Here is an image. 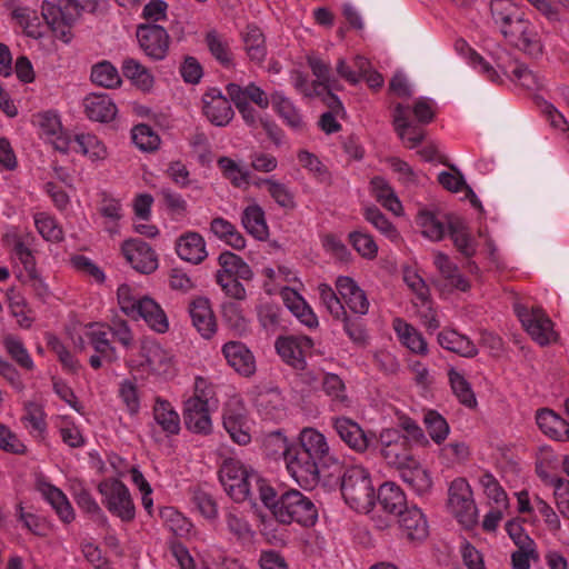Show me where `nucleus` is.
<instances>
[{
    "label": "nucleus",
    "instance_id": "40",
    "mask_svg": "<svg viewBox=\"0 0 569 569\" xmlns=\"http://www.w3.org/2000/svg\"><path fill=\"white\" fill-rule=\"evenodd\" d=\"M64 11L66 10L62 0H59L58 6L49 1H44L41 6L42 19L56 32L60 31V38L67 42L70 39V28L72 24L67 23V17Z\"/></svg>",
    "mask_w": 569,
    "mask_h": 569
},
{
    "label": "nucleus",
    "instance_id": "7",
    "mask_svg": "<svg viewBox=\"0 0 569 569\" xmlns=\"http://www.w3.org/2000/svg\"><path fill=\"white\" fill-rule=\"evenodd\" d=\"M515 312L528 335L540 346L556 340L553 323L541 307L517 302Z\"/></svg>",
    "mask_w": 569,
    "mask_h": 569
},
{
    "label": "nucleus",
    "instance_id": "11",
    "mask_svg": "<svg viewBox=\"0 0 569 569\" xmlns=\"http://www.w3.org/2000/svg\"><path fill=\"white\" fill-rule=\"evenodd\" d=\"M378 443L387 463L399 470L415 460L411 456V443L408 437H403L398 429L382 430Z\"/></svg>",
    "mask_w": 569,
    "mask_h": 569
},
{
    "label": "nucleus",
    "instance_id": "27",
    "mask_svg": "<svg viewBox=\"0 0 569 569\" xmlns=\"http://www.w3.org/2000/svg\"><path fill=\"white\" fill-rule=\"evenodd\" d=\"M38 490L46 499V501L50 503L62 522L70 523L73 521L74 510L68 497L61 489L49 482L40 481L38 485Z\"/></svg>",
    "mask_w": 569,
    "mask_h": 569
},
{
    "label": "nucleus",
    "instance_id": "21",
    "mask_svg": "<svg viewBox=\"0 0 569 569\" xmlns=\"http://www.w3.org/2000/svg\"><path fill=\"white\" fill-rule=\"evenodd\" d=\"M202 104L203 114L214 126L224 127L233 118L230 101L217 88H211L203 94Z\"/></svg>",
    "mask_w": 569,
    "mask_h": 569
},
{
    "label": "nucleus",
    "instance_id": "38",
    "mask_svg": "<svg viewBox=\"0 0 569 569\" xmlns=\"http://www.w3.org/2000/svg\"><path fill=\"white\" fill-rule=\"evenodd\" d=\"M256 407L266 420H277L283 415V399L277 388L260 391L256 398Z\"/></svg>",
    "mask_w": 569,
    "mask_h": 569
},
{
    "label": "nucleus",
    "instance_id": "13",
    "mask_svg": "<svg viewBox=\"0 0 569 569\" xmlns=\"http://www.w3.org/2000/svg\"><path fill=\"white\" fill-rule=\"evenodd\" d=\"M313 346V340L303 335L280 336L274 342L280 358L298 370L305 369L306 358L311 355Z\"/></svg>",
    "mask_w": 569,
    "mask_h": 569
},
{
    "label": "nucleus",
    "instance_id": "26",
    "mask_svg": "<svg viewBox=\"0 0 569 569\" xmlns=\"http://www.w3.org/2000/svg\"><path fill=\"white\" fill-rule=\"evenodd\" d=\"M21 422L29 435L37 441H43L48 435L47 413L43 407L34 401H28L23 407Z\"/></svg>",
    "mask_w": 569,
    "mask_h": 569
},
{
    "label": "nucleus",
    "instance_id": "55",
    "mask_svg": "<svg viewBox=\"0 0 569 569\" xmlns=\"http://www.w3.org/2000/svg\"><path fill=\"white\" fill-rule=\"evenodd\" d=\"M372 192L378 202H380L386 209L398 213L401 210V203L398 200L396 193L389 183L381 177H375L371 179Z\"/></svg>",
    "mask_w": 569,
    "mask_h": 569
},
{
    "label": "nucleus",
    "instance_id": "54",
    "mask_svg": "<svg viewBox=\"0 0 569 569\" xmlns=\"http://www.w3.org/2000/svg\"><path fill=\"white\" fill-rule=\"evenodd\" d=\"M448 233L458 251L465 257L470 258L475 254L476 243L460 220L448 221Z\"/></svg>",
    "mask_w": 569,
    "mask_h": 569
},
{
    "label": "nucleus",
    "instance_id": "2",
    "mask_svg": "<svg viewBox=\"0 0 569 569\" xmlns=\"http://www.w3.org/2000/svg\"><path fill=\"white\" fill-rule=\"evenodd\" d=\"M270 441L282 449L281 455L291 478L303 489L315 488L320 480L322 465L306 453V450L299 449L295 443H289L280 432L272 435Z\"/></svg>",
    "mask_w": 569,
    "mask_h": 569
},
{
    "label": "nucleus",
    "instance_id": "5",
    "mask_svg": "<svg viewBox=\"0 0 569 569\" xmlns=\"http://www.w3.org/2000/svg\"><path fill=\"white\" fill-rule=\"evenodd\" d=\"M274 515L284 523L297 522L303 527H311L318 519V509L309 497L290 489L280 495Z\"/></svg>",
    "mask_w": 569,
    "mask_h": 569
},
{
    "label": "nucleus",
    "instance_id": "48",
    "mask_svg": "<svg viewBox=\"0 0 569 569\" xmlns=\"http://www.w3.org/2000/svg\"><path fill=\"white\" fill-rule=\"evenodd\" d=\"M417 223L422 234L432 241L443 239L448 232V223L446 224L437 214L426 209L419 211Z\"/></svg>",
    "mask_w": 569,
    "mask_h": 569
},
{
    "label": "nucleus",
    "instance_id": "37",
    "mask_svg": "<svg viewBox=\"0 0 569 569\" xmlns=\"http://www.w3.org/2000/svg\"><path fill=\"white\" fill-rule=\"evenodd\" d=\"M204 42L211 56L223 68L230 69L234 66L230 43L224 34L218 32L216 29H211L206 32Z\"/></svg>",
    "mask_w": 569,
    "mask_h": 569
},
{
    "label": "nucleus",
    "instance_id": "32",
    "mask_svg": "<svg viewBox=\"0 0 569 569\" xmlns=\"http://www.w3.org/2000/svg\"><path fill=\"white\" fill-rule=\"evenodd\" d=\"M69 150L81 153L91 161L103 160L108 156L104 143L90 132H79L71 136V148Z\"/></svg>",
    "mask_w": 569,
    "mask_h": 569
},
{
    "label": "nucleus",
    "instance_id": "36",
    "mask_svg": "<svg viewBox=\"0 0 569 569\" xmlns=\"http://www.w3.org/2000/svg\"><path fill=\"white\" fill-rule=\"evenodd\" d=\"M399 471L402 481L418 496H425L430 491L432 486L431 477L416 460H412Z\"/></svg>",
    "mask_w": 569,
    "mask_h": 569
},
{
    "label": "nucleus",
    "instance_id": "19",
    "mask_svg": "<svg viewBox=\"0 0 569 569\" xmlns=\"http://www.w3.org/2000/svg\"><path fill=\"white\" fill-rule=\"evenodd\" d=\"M137 39L143 52L154 60L166 57L169 48V36L166 29L158 24H143L137 30Z\"/></svg>",
    "mask_w": 569,
    "mask_h": 569
},
{
    "label": "nucleus",
    "instance_id": "41",
    "mask_svg": "<svg viewBox=\"0 0 569 569\" xmlns=\"http://www.w3.org/2000/svg\"><path fill=\"white\" fill-rule=\"evenodd\" d=\"M439 345L455 353L466 358H472L478 353L476 345L456 330H443L438 335Z\"/></svg>",
    "mask_w": 569,
    "mask_h": 569
},
{
    "label": "nucleus",
    "instance_id": "46",
    "mask_svg": "<svg viewBox=\"0 0 569 569\" xmlns=\"http://www.w3.org/2000/svg\"><path fill=\"white\" fill-rule=\"evenodd\" d=\"M244 50L251 61L261 62L267 54L266 40L262 31L257 27L249 24L243 32Z\"/></svg>",
    "mask_w": 569,
    "mask_h": 569
},
{
    "label": "nucleus",
    "instance_id": "15",
    "mask_svg": "<svg viewBox=\"0 0 569 569\" xmlns=\"http://www.w3.org/2000/svg\"><path fill=\"white\" fill-rule=\"evenodd\" d=\"M222 422L230 438L240 446L250 442L249 420L246 408L238 401L227 403L222 413Z\"/></svg>",
    "mask_w": 569,
    "mask_h": 569
},
{
    "label": "nucleus",
    "instance_id": "53",
    "mask_svg": "<svg viewBox=\"0 0 569 569\" xmlns=\"http://www.w3.org/2000/svg\"><path fill=\"white\" fill-rule=\"evenodd\" d=\"M117 296L121 310L133 319H138V312L142 302L149 300V297L141 296L140 292L126 283L119 286Z\"/></svg>",
    "mask_w": 569,
    "mask_h": 569
},
{
    "label": "nucleus",
    "instance_id": "34",
    "mask_svg": "<svg viewBox=\"0 0 569 569\" xmlns=\"http://www.w3.org/2000/svg\"><path fill=\"white\" fill-rule=\"evenodd\" d=\"M270 103L287 126L295 130H300L303 127L299 109L282 91H273L270 96Z\"/></svg>",
    "mask_w": 569,
    "mask_h": 569
},
{
    "label": "nucleus",
    "instance_id": "56",
    "mask_svg": "<svg viewBox=\"0 0 569 569\" xmlns=\"http://www.w3.org/2000/svg\"><path fill=\"white\" fill-rule=\"evenodd\" d=\"M3 345L9 356L24 370H33L34 362L21 339L13 335L3 338Z\"/></svg>",
    "mask_w": 569,
    "mask_h": 569
},
{
    "label": "nucleus",
    "instance_id": "50",
    "mask_svg": "<svg viewBox=\"0 0 569 569\" xmlns=\"http://www.w3.org/2000/svg\"><path fill=\"white\" fill-rule=\"evenodd\" d=\"M433 263L441 276L446 278L452 287L461 291H467L470 288L469 281L459 272L458 267L447 254L438 252L435 256Z\"/></svg>",
    "mask_w": 569,
    "mask_h": 569
},
{
    "label": "nucleus",
    "instance_id": "23",
    "mask_svg": "<svg viewBox=\"0 0 569 569\" xmlns=\"http://www.w3.org/2000/svg\"><path fill=\"white\" fill-rule=\"evenodd\" d=\"M176 252L180 259L193 264L202 262L208 256L206 241L196 231H187L176 240Z\"/></svg>",
    "mask_w": 569,
    "mask_h": 569
},
{
    "label": "nucleus",
    "instance_id": "49",
    "mask_svg": "<svg viewBox=\"0 0 569 569\" xmlns=\"http://www.w3.org/2000/svg\"><path fill=\"white\" fill-rule=\"evenodd\" d=\"M218 260L221 269L217 273H223L230 278H240L241 280H250L252 278L250 267L239 256L224 251L219 256Z\"/></svg>",
    "mask_w": 569,
    "mask_h": 569
},
{
    "label": "nucleus",
    "instance_id": "12",
    "mask_svg": "<svg viewBox=\"0 0 569 569\" xmlns=\"http://www.w3.org/2000/svg\"><path fill=\"white\" fill-rule=\"evenodd\" d=\"M153 423L150 425L151 438L160 443L164 438L179 435L181 420L173 406L166 399L157 397L152 407Z\"/></svg>",
    "mask_w": 569,
    "mask_h": 569
},
{
    "label": "nucleus",
    "instance_id": "43",
    "mask_svg": "<svg viewBox=\"0 0 569 569\" xmlns=\"http://www.w3.org/2000/svg\"><path fill=\"white\" fill-rule=\"evenodd\" d=\"M259 530L260 533L264 537V539L274 546L284 545L288 539V530L284 523L278 519V517L270 512L269 513H259Z\"/></svg>",
    "mask_w": 569,
    "mask_h": 569
},
{
    "label": "nucleus",
    "instance_id": "31",
    "mask_svg": "<svg viewBox=\"0 0 569 569\" xmlns=\"http://www.w3.org/2000/svg\"><path fill=\"white\" fill-rule=\"evenodd\" d=\"M226 91L232 102L254 103L260 109H267L270 104V98L253 82L247 86L230 82L227 84Z\"/></svg>",
    "mask_w": 569,
    "mask_h": 569
},
{
    "label": "nucleus",
    "instance_id": "44",
    "mask_svg": "<svg viewBox=\"0 0 569 569\" xmlns=\"http://www.w3.org/2000/svg\"><path fill=\"white\" fill-rule=\"evenodd\" d=\"M138 318H141L150 327L159 333H164L169 329L168 318L162 308L151 298L142 302Z\"/></svg>",
    "mask_w": 569,
    "mask_h": 569
},
{
    "label": "nucleus",
    "instance_id": "62",
    "mask_svg": "<svg viewBox=\"0 0 569 569\" xmlns=\"http://www.w3.org/2000/svg\"><path fill=\"white\" fill-rule=\"evenodd\" d=\"M141 355L146 358V363L154 371L166 370L171 360L170 356L154 342L144 343L141 347Z\"/></svg>",
    "mask_w": 569,
    "mask_h": 569
},
{
    "label": "nucleus",
    "instance_id": "47",
    "mask_svg": "<svg viewBox=\"0 0 569 569\" xmlns=\"http://www.w3.org/2000/svg\"><path fill=\"white\" fill-rule=\"evenodd\" d=\"M448 379L451 390L460 403L467 408H475L477 406V399L465 376L456 368L451 367L448 370Z\"/></svg>",
    "mask_w": 569,
    "mask_h": 569
},
{
    "label": "nucleus",
    "instance_id": "58",
    "mask_svg": "<svg viewBox=\"0 0 569 569\" xmlns=\"http://www.w3.org/2000/svg\"><path fill=\"white\" fill-rule=\"evenodd\" d=\"M34 224H36L38 232L47 241L59 242L63 239L62 227L50 214L44 213V212L36 213L34 214Z\"/></svg>",
    "mask_w": 569,
    "mask_h": 569
},
{
    "label": "nucleus",
    "instance_id": "35",
    "mask_svg": "<svg viewBox=\"0 0 569 569\" xmlns=\"http://www.w3.org/2000/svg\"><path fill=\"white\" fill-rule=\"evenodd\" d=\"M377 501L386 512L391 515H399L407 508L406 496L395 482L387 481L379 487L376 493Z\"/></svg>",
    "mask_w": 569,
    "mask_h": 569
},
{
    "label": "nucleus",
    "instance_id": "1",
    "mask_svg": "<svg viewBox=\"0 0 569 569\" xmlns=\"http://www.w3.org/2000/svg\"><path fill=\"white\" fill-rule=\"evenodd\" d=\"M435 103L428 98H418L413 106L397 103L392 110L395 130L403 144L413 149L425 139L423 124L435 118Z\"/></svg>",
    "mask_w": 569,
    "mask_h": 569
},
{
    "label": "nucleus",
    "instance_id": "22",
    "mask_svg": "<svg viewBox=\"0 0 569 569\" xmlns=\"http://www.w3.org/2000/svg\"><path fill=\"white\" fill-rule=\"evenodd\" d=\"M228 365L239 375L250 377L256 372V360L251 350L240 341H228L222 347Z\"/></svg>",
    "mask_w": 569,
    "mask_h": 569
},
{
    "label": "nucleus",
    "instance_id": "42",
    "mask_svg": "<svg viewBox=\"0 0 569 569\" xmlns=\"http://www.w3.org/2000/svg\"><path fill=\"white\" fill-rule=\"evenodd\" d=\"M393 329L403 346L417 355H426L428 351L427 342L413 326L405 320L397 318L393 320Z\"/></svg>",
    "mask_w": 569,
    "mask_h": 569
},
{
    "label": "nucleus",
    "instance_id": "4",
    "mask_svg": "<svg viewBox=\"0 0 569 569\" xmlns=\"http://www.w3.org/2000/svg\"><path fill=\"white\" fill-rule=\"evenodd\" d=\"M219 481L226 493L236 502L244 501L258 473L237 458H226L219 467Z\"/></svg>",
    "mask_w": 569,
    "mask_h": 569
},
{
    "label": "nucleus",
    "instance_id": "20",
    "mask_svg": "<svg viewBox=\"0 0 569 569\" xmlns=\"http://www.w3.org/2000/svg\"><path fill=\"white\" fill-rule=\"evenodd\" d=\"M34 122L39 127L41 137L51 142L56 150L68 152L71 148V134L62 129L58 114L53 111L38 113Z\"/></svg>",
    "mask_w": 569,
    "mask_h": 569
},
{
    "label": "nucleus",
    "instance_id": "18",
    "mask_svg": "<svg viewBox=\"0 0 569 569\" xmlns=\"http://www.w3.org/2000/svg\"><path fill=\"white\" fill-rule=\"evenodd\" d=\"M331 426L339 438L356 452H365L373 440L371 432L363 431L362 428L350 418H332Z\"/></svg>",
    "mask_w": 569,
    "mask_h": 569
},
{
    "label": "nucleus",
    "instance_id": "3",
    "mask_svg": "<svg viewBox=\"0 0 569 569\" xmlns=\"http://www.w3.org/2000/svg\"><path fill=\"white\" fill-rule=\"evenodd\" d=\"M340 490L346 503L357 512L368 513L376 505V490L370 473L360 465L343 470Z\"/></svg>",
    "mask_w": 569,
    "mask_h": 569
},
{
    "label": "nucleus",
    "instance_id": "30",
    "mask_svg": "<svg viewBox=\"0 0 569 569\" xmlns=\"http://www.w3.org/2000/svg\"><path fill=\"white\" fill-rule=\"evenodd\" d=\"M536 421L548 437L558 441L569 440V423L555 411L547 408L538 410Z\"/></svg>",
    "mask_w": 569,
    "mask_h": 569
},
{
    "label": "nucleus",
    "instance_id": "14",
    "mask_svg": "<svg viewBox=\"0 0 569 569\" xmlns=\"http://www.w3.org/2000/svg\"><path fill=\"white\" fill-rule=\"evenodd\" d=\"M121 252L130 266L138 272L149 274L158 268V257L149 243L141 239L126 240Z\"/></svg>",
    "mask_w": 569,
    "mask_h": 569
},
{
    "label": "nucleus",
    "instance_id": "45",
    "mask_svg": "<svg viewBox=\"0 0 569 569\" xmlns=\"http://www.w3.org/2000/svg\"><path fill=\"white\" fill-rule=\"evenodd\" d=\"M257 184L266 187L270 197L282 209L293 210L296 208L295 193L286 183L272 178H263Z\"/></svg>",
    "mask_w": 569,
    "mask_h": 569
},
{
    "label": "nucleus",
    "instance_id": "52",
    "mask_svg": "<svg viewBox=\"0 0 569 569\" xmlns=\"http://www.w3.org/2000/svg\"><path fill=\"white\" fill-rule=\"evenodd\" d=\"M122 73L130 79L137 87L148 90L152 87L153 78L150 71L137 59L127 57L121 64Z\"/></svg>",
    "mask_w": 569,
    "mask_h": 569
},
{
    "label": "nucleus",
    "instance_id": "10",
    "mask_svg": "<svg viewBox=\"0 0 569 569\" xmlns=\"http://www.w3.org/2000/svg\"><path fill=\"white\" fill-rule=\"evenodd\" d=\"M490 11L495 24L507 39L512 34H523L525 28L529 27V20L511 0H491Z\"/></svg>",
    "mask_w": 569,
    "mask_h": 569
},
{
    "label": "nucleus",
    "instance_id": "24",
    "mask_svg": "<svg viewBox=\"0 0 569 569\" xmlns=\"http://www.w3.org/2000/svg\"><path fill=\"white\" fill-rule=\"evenodd\" d=\"M495 64L499 74L501 72L528 90L540 89L543 86L542 79L522 63L510 62L507 64L501 57H498L495 59Z\"/></svg>",
    "mask_w": 569,
    "mask_h": 569
},
{
    "label": "nucleus",
    "instance_id": "33",
    "mask_svg": "<svg viewBox=\"0 0 569 569\" xmlns=\"http://www.w3.org/2000/svg\"><path fill=\"white\" fill-rule=\"evenodd\" d=\"M398 516L400 527L408 539L422 540L427 537V521L419 508L407 507Z\"/></svg>",
    "mask_w": 569,
    "mask_h": 569
},
{
    "label": "nucleus",
    "instance_id": "25",
    "mask_svg": "<svg viewBox=\"0 0 569 569\" xmlns=\"http://www.w3.org/2000/svg\"><path fill=\"white\" fill-rule=\"evenodd\" d=\"M189 313L198 332L206 339L211 338L217 325L209 300L203 297L193 299L189 305Z\"/></svg>",
    "mask_w": 569,
    "mask_h": 569
},
{
    "label": "nucleus",
    "instance_id": "29",
    "mask_svg": "<svg viewBox=\"0 0 569 569\" xmlns=\"http://www.w3.org/2000/svg\"><path fill=\"white\" fill-rule=\"evenodd\" d=\"M455 48L466 59L467 63L483 78L493 83H500L502 81L496 68L486 61L463 39L457 40Z\"/></svg>",
    "mask_w": 569,
    "mask_h": 569
},
{
    "label": "nucleus",
    "instance_id": "16",
    "mask_svg": "<svg viewBox=\"0 0 569 569\" xmlns=\"http://www.w3.org/2000/svg\"><path fill=\"white\" fill-rule=\"evenodd\" d=\"M183 420L189 431L208 435L212 429L208 400L198 393L188 398L183 405Z\"/></svg>",
    "mask_w": 569,
    "mask_h": 569
},
{
    "label": "nucleus",
    "instance_id": "8",
    "mask_svg": "<svg viewBox=\"0 0 569 569\" xmlns=\"http://www.w3.org/2000/svg\"><path fill=\"white\" fill-rule=\"evenodd\" d=\"M83 336L96 352L89 358V365L92 369L98 370L103 363H112L118 359L108 325L101 322L89 323L86 326Z\"/></svg>",
    "mask_w": 569,
    "mask_h": 569
},
{
    "label": "nucleus",
    "instance_id": "59",
    "mask_svg": "<svg viewBox=\"0 0 569 569\" xmlns=\"http://www.w3.org/2000/svg\"><path fill=\"white\" fill-rule=\"evenodd\" d=\"M307 62L313 76L316 77L315 81H319L321 87H323V92L327 89H338V81L332 76L330 63L325 62L316 56H309Z\"/></svg>",
    "mask_w": 569,
    "mask_h": 569
},
{
    "label": "nucleus",
    "instance_id": "6",
    "mask_svg": "<svg viewBox=\"0 0 569 569\" xmlns=\"http://www.w3.org/2000/svg\"><path fill=\"white\" fill-rule=\"evenodd\" d=\"M102 502L110 513L123 522H131L136 517V507L128 487L116 478L102 480L98 486Z\"/></svg>",
    "mask_w": 569,
    "mask_h": 569
},
{
    "label": "nucleus",
    "instance_id": "60",
    "mask_svg": "<svg viewBox=\"0 0 569 569\" xmlns=\"http://www.w3.org/2000/svg\"><path fill=\"white\" fill-rule=\"evenodd\" d=\"M423 422L430 438L436 443H441L446 440L449 433V425L440 413L435 410L426 411Z\"/></svg>",
    "mask_w": 569,
    "mask_h": 569
},
{
    "label": "nucleus",
    "instance_id": "51",
    "mask_svg": "<svg viewBox=\"0 0 569 569\" xmlns=\"http://www.w3.org/2000/svg\"><path fill=\"white\" fill-rule=\"evenodd\" d=\"M99 214L103 218L102 226L110 234L118 232V223L123 217V209L119 200L103 197L99 208Z\"/></svg>",
    "mask_w": 569,
    "mask_h": 569
},
{
    "label": "nucleus",
    "instance_id": "9",
    "mask_svg": "<svg viewBox=\"0 0 569 569\" xmlns=\"http://www.w3.org/2000/svg\"><path fill=\"white\" fill-rule=\"evenodd\" d=\"M448 507L456 519L465 526H471L477 520V507L468 481L457 478L448 489Z\"/></svg>",
    "mask_w": 569,
    "mask_h": 569
},
{
    "label": "nucleus",
    "instance_id": "57",
    "mask_svg": "<svg viewBox=\"0 0 569 569\" xmlns=\"http://www.w3.org/2000/svg\"><path fill=\"white\" fill-rule=\"evenodd\" d=\"M91 80L103 88H116L121 84L117 68L109 61H102L92 67Z\"/></svg>",
    "mask_w": 569,
    "mask_h": 569
},
{
    "label": "nucleus",
    "instance_id": "28",
    "mask_svg": "<svg viewBox=\"0 0 569 569\" xmlns=\"http://www.w3.org/2000/svg\"><path fill=\"white\" fill-rule=\"evenodd\" d=\"M84 112L92 121L109 122L117 114V107L106 93H91L83 100Z\"/></svg>",
    "mask_w": 569,
    "mask_h": 569
},
{
    "label": "nucleus",
    "instance_id": "64",
    "mask_svg": "<svg viewBox=\"0 0 569 569\" xmlns=\"http://www.w3.org/2000/svg\"><path fill=\"white\" fill-rule=\"evenodd\" d=\"M133 143L142 151H153L160 143L159 136L148 124H137L131 131Z\"/></svg>",
    "mask_w": 569,
    "mask_h": 569
},
{
    "label": "nucleus",
    "instance_id": "61",
    "mask_svg": "<svg viewBox=\"0 0 569 569\" xmlns=\"http://www.w3.org/2000/svg\"><path fill=\"white\" fill-rule=\"evenodd\" d=\"M298 161L317 181L321 183L329 182L330 173L316 154L307 150H300L298 152Z\"/></svg>",
    "mask_w": 569,
    "mask_h": 569
},
{
    "label": "nucleus",
    "instance_id": "17",
    "mask_svg": "<svg viewBox=\"0 0 569 569\" xmlns=\"http://www.w3.org/2000/svg\"><path fill=\"white\" fill-rule=\"evenodd\" d=\"M295 446L306 450V453H309L323 468L338 462V459L330 452L326 437L313 428H303L299 435V442Z\"/></svg>",
    "mask_w": 569,
    "mask_h": 569
},
{
    "label": "nucleus",
    "instance_id": "39",
    "mask_svg": "<svg viewBox=\"0 0 569 569\" xmlns=\"http://www.w3.org/2000/svg\"><path fill=\"white\" fill-rule=\"evenodd\" d=\"M241 223L246 231L258 240H266L269 236L264 211L257 203L244 208L241 214Z\"/></svg>",
    "mask_w": 569,
    "mask_h": 569
},
{
    "label": "nucleus",
    "instance_id": "63",
    "mask_svg": "<svg viewBox=\"0 0 569 569\" xmlns=\"http://www.w3.org/2000/svg\"><path fill=\"white\" fill-rule=\"evenodd\" d=\"M509 40L531 57L537 58L542 53L540 38L530 26L525 28L523 34H512Z\"/></svg>",
    "mask_w": 569,
    "mask_h": 569
}]
</instances>
